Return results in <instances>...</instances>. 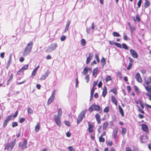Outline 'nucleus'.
<instances>
[{"instance_id":"1","label":"nucleus","mask_w":151,"mask_h":151,"mask_svg":"<svg viewBox=\"0 0 151 151\" xmlns=\"http://www.w3.org/2000/svg\"><path fill=\"white\" fill-rule=\"evenodd\" d=\"M33 43L31 42L29 43L25 47L23 52V55L24 56H26L29 55L32 50Z\"/></svg>"},{"instance_id":"2","label":"nucleus","mask_w":151,"mask_h":151,"mask_svg":"<svg viewBox=\"0 0 151 151\" xmlns=\"http://www.w3.org/2000/svg\"><path fill=\"white\" fill-rule=\"evenodd\" d=\"M88 129L89 132L90 134V137L92 139H93L94 138V133H92L93 131V126L91 124H90L89 122L88 123Z\"/></svg>"},{"instance_id":"3","label":"nucleus","mask_w":151,"mask_h":151,"mask_svg":"<svg viewBox=\"0 0 151 151\" xmlns=\"http://www.w3.org/2000/svg\"><path fill=\"white\" fill-rule=\"evenodd\" d=\"M86 110L84 109L78 115L77 119V123L79 124L82 120L84 117L85 114L86 112Z\"/></svg>"},{"instance_id":"4","label":"nucleus","mask_w":151,"mask_h":151,"mask_svg":"<svg viewBox=\"0 0 151 151\" xmlns=\"http://www.w3.org/2000/svg\"><path fill=\"white\" fill-rule=\"evenodd\" d=\"M57 44L56 43L52 44L47 48L46 52H50L55 50L57 47Z\"/></svg>"},{"instance_id":"5","label":"nucleus","mask_w":151,"mask_h":151,"mask_svg":"<svg viewBox=\"0 0 151 151\" xmlns=\"http://www.w3.org/2000/svg\"><path fill=\"white\" fill-rule=\"evenodd\" d=\"M16 139H15L10 144L8 143L5 145L4 148L5 150H8V149L10 148H11V150L14 147Z\"/></svg>"},{"instance_id":"6","label":"nucleus","mask_w":151,"mask_h":151,"mask_svg":"<svg viewBox=\"0 0 151 151\" xmlns=\"http://www.w3.org/2000/svg\"><path fill=\"white\" fill-rule=\"evenodd\" d=\"M53 119L56 124L59 127L61 126V122L60 121V118L58 116H57L56 115H55L53 116Z\"/></svg>"},{"instance_id":"7","label":"nucleus","mask_w":151,"mask_h":151,"mask_svg":"<svg viewBox=\"0 0 151 151\" xmlns=\"http://www.w3.org/2000/svg\"><path fill=\"white\" fill-rule=\"evenodd\" d=\"M144 86L147 92H150L149 93H151V82L149 83L148 81L147 82L146 85L144 84Z\"/></svg>"},{"instance_id":"8","label":"nucleus","mask_w":151,"mask_h":151,"mask_svg":"<svg viewBox=\"0 0 151 151\" xmlns=\"http://www.w3.org/2000/svg\"><path fill=\"white\" fill-rule=\"evenodd\" d=\"M27 141L25 140L22 143H20L19 144V147H21V149L24 150L27 147Z\"/></svg>"},{"instance_id":"9","label":"nucleus","mask_w":151,"mask_h":151,"mask_svg":"<svg viewBox=\"0 0 151 151\" xmlns=\"http://www.w3.org/2000/svg\"><path fill=\"white\" fill-rule=\"evenodd\" d=\"M130 52L133 57L135 58H138V54L135 50L131 49L130 50Z\"/></svg>"},{"instance_id":"10","label":"nucleus","mask_w":151,"mask_h":151,"mask_svg":"<svg viewBox=\"0 0 151 151\" xmlns=\"http://www.w3.org/2000/svg\"><path fill=\"white\" fill-rule=\"evenodd\" d=\"M89 70H90V71H91V68H88L87 66H86L83 69V72H82V74L84 75H86L87 74Z\"/></svg>"},{"instance_id":"11","label":"nucleus","mask_w":151,"mask_h":151,"mask_svg":"<svg viewBox=\"0 0 151 151\" xmlns=\"http://www.w3.org/2000/svg\"><path fill=\"white\" fill-rule=\"evenodd\" d=\"M135 78L137 81L141 83L142 81V79L139 73H136L135 75Z\"/></svg>"},{"instance_id":"12","label":"nucleus","mask_w":151,"mask_h":151,"mask_svg":"<svg viewBox=\"0 0 151 151\" xmlns=\"http://www.w3.org/2000/svg\"><path fill=\"white\" fill-rule=\"evenodd\" d=\"M29 66L28 65H24L18 72V74H19V73L23 72L24 71L27 69Z\"/></svg>"},{"instance_id":"13","label":"nucleus","mask_w":151,"mask_h":151,"mask_svg":"<svg viewBox=\"0 0 151 151\" xmlns=\"http://www.w3.org/2000/svg\"><path fill=\"white\" fill-rule=\"evenodd\" d=\"M49 73H48V71L45 73L43 74L40 77V80L41 81L45 80V78L48 76L49 75Z\"/></svg>"},{"instance_id":"14","label":"nucleus","mask_w":151,"mask_h":151,"mask_svg":"<svg viewBox=\"0 0 151 151\" xmlns=\"http://www.w3.org/2000/svg\"><path fill=\"white\" fill-rule=\"evenodd\" d=\"M118 128L117 127H116L113 129V134L114 138H115L116 135L117 133Z\"/></svg>"},{"instance_id":"15","label":"nucleus","mask_w":151,"mask_h":151,"mask_svg":"<svg viewBox=\"0 0 151 151\" xmlns=\"http://www.w3.org/2000/svg\"><path fill=\"white\" fill-rule=\"evenodd\" d=\"M107 93L106 88L105 86L104 87L102 92V96L104 97Z\"/></svg>"},{"instance_id":"16","label":"nucleus","mask_w":151,"mask_h":151,"mask_svg":"<svg viewBox=\"0 0 151 151\" xmlns=\"http://www.w3.org/2000/svg\"><path fill=\"white\" fill-rule=\"evenodd\" d=\"M108 123L107 122H105L103 125V129L105 130H106L107 128L108 127Z\"/></svg>"},{"instance_id":"17","label":"nucleus","mask_w":151,"mask_h":151,"mask_svg":"<svg viewBox=\"0 0 151 151\" xmlns=\"http://www.w3.org/2000/svg\"><path fill=\"white\" fill-rule=\"evenodd\" d=\"M111 100L112 102L114 103V104L116 105L117 104V101H116V98L114 97V96H112L111 97Z\"/></svg>"},{"instance_id":"18","label":"nucleus","mask_w":151,"mask_h":151,"mask_svg":"<svg viewBox=\"0 0 151 151\" xmlns=\"http://www.w3.org/2000/svg\"><path fill=\"white\" fill-rule=\"evenodd\" d=\"M54 97L51 96L48 101L47 103L48 104H50L54 100Z\"/></svg>"},{"instance_id":"19","label":"nucleus","mask_w":151,"mask_h":151,"mask_svg":"<svg viewBox=\"0 0 151 151\" xmlns=\"http://www.w3.org/2000/svg\"><path fill=\"white\" fill-rule=\"evenodd\" d=\"M119 108L120 113L121 114L122 116H124V113L122 109V108L120 106H119Z\"/></svg>"},{"instance_id":"20","label":"nucleus","mask_w":151,"mask_h":151,"mask_svg":"<svg viewBox=\"0 0 151 151\" xmlns=\"http://www.w3.org/2000/svg\"><path fill=\"white\" fill-rule=\"evenodd\" d=\"M92 57V56L91 55V54L90 53H89L88 57L86 59V63L87 64H88L89 63Z\"/></svg>"},{"instance_id":"21","label":"nucleus","mask_w":151,"mask_h":151,"mask_svg":"<svg viewBox=\"0 0 151 151\" xmlns=\"http://www.w3.org/2000/svg\"><path fill=\"white\" fill-rule=\"evenodd\" d=\"M142 129L145 132H147L148 130L147 127L145 124H143L142 125Z\"/></svg>"},{"instance_id":"22","label":"nucleus","mask_w":151,"mask_h":151,"mask_svg":"<svg viewBox=\"0 0 151 151\" xmlns=\"http://www.w3.org/2000/svg\"><path fill=\"white\" fill-rule=\"evenodd\" d=\"M40 129V124L39 123H38L36 125L35 128V130L36 132H38Z\"/></svg>"},{"instance_id":"23","label":"nucleus","mask_w":151,"mask_h":151,"mask_svg":"<svg viewBox=\"0 0 151 151\" xmlns=\"http://www.w3.org/2000/svg\"><path fill=\"white\" fill-rule=\"evenodd\" d=\"M62 109L61 108H60L59 109L58 115H57V116H58V117H60L61 118V116L62 115Z\"/></svg>"},{"instance_id":"24","label":"nucleus","mask_w":151,"mask_h":151,"mask_svg":"<svg viewBox=\"0 0 151 151\" xmlns=\"http://www.w3.org/2000/svg\"><path fill=\"white\" fill-rule=\"evenodd\" d=\"M94 110H95L94 104H93L89 108V110L90 112H91Z\"/></svg>"},{"instance_id":"25","label":"nucleus","mask_w":151,"mask_h":151,"mask_svg":"<svg viewBox=\"0 0 151 151\" xmlns=\"http://www.w3.org/2000/svg\"><path fill=\"white\" fill-rule=\"evenodd\" d=\"M27 112L29 115H30L33 113V111L30 108H28L27 109Z\"/></svg>"},{"instance_id":"26","label":"nucleus","mask_w":151,"mask_h":151,"mask_svg":"<svg viewBox=\"0 0 151 151\" xmlns=\"http://www.w3.org/2000/svg\"><path fill=\"white\" fill-rule=\"evenodd\" d=\"M12 117L13 116L10 115L8 116L5 120L9 122L12 119Z\"/></svg>"},{"instance_id":"27","label":"nucleus","mask_w":151,"mask_h":151,"mask_svg":"<svg viewBox=\"0 0 151 151\" xmlns=\"http://www.w3.org/2000/svg\"><path fill=\"white\" fill-rule=\"evenodd\" d=\"M98 71V68H95L93 70L92 75L93 76H95V75L97 73Z\"/></svg>"},{"instance_id":"28","label":"nucleus","mask_w":151,"mask_h":151,"mask_svg":"<svg viewBox=\"0 0 151 151\" xmlns=\"http://www.w3.org/2000/svg\"><path fill=\"white\" fill-rule=\"evenodd\" d=\"M81 44L83 46L85 45L86 44V41L85 39H81Z\"/></svg>"},{"instance_id":"29","label":"nucleus","mask_w":151,"mask_h":151,"mask_svg":"<svg viewBox=\"0 0 151 151\" xmlns=\"http://www.w3.org/2000/svg\"><path fill=\"white\" fill-rule=\"evenodd\" d=\"M112 35L114 37H119L120 36L119 34L116 32H113L112 33Z\"/></svg>"},{"instance_id":"30","label":"nucleus","mask_w":151,"mask_h":151,"mask_svg":"<svg viewBox=\"0 0 151 151\" xmlns=\"http://www.w3.org/2000/svg\"><path fill=\"white\" fill-rule=\"evenodd\" d=\"M94 104L95 110L96 111H99L100 109V107L99 105H96L95 104Z\"/></svg>"},{"instance_id":"31","label":"nucleus","mask_w":151,"mask_h":151,"mask_svg":"<svg viewBox=\"0 0 151 151\" xmlns=\"http://www.w3.org/2000/svg\"><path fill=\"white\" fill-rule=\"evenodd\" d=\"M114 44L117 47L121 48H122V46L120 44L116 42H114Z\"/></svg>"},{"instance_id":"32","label":"nucleus","mask_w":151,"mask_h":151,"mask_svg":"<svg viewBox=\"0 0 151 151\" xmlns=\"http://www.w3.org/2000/svg\"><path fill=\"white\" fill-rule=\"evenodd\" d=\"M101 65L104 66V65L105 64L106 61L105 59L103 58L101 60Z\"/></svg>"},{"instance_id":"33","label":"nucleus","mask_w":151,"mask_h":151,"mask_svg":"<svg viewBox=\"0 0 151 151\" xmlns=\"http://www.w3.org/2000/svg\"><path fill=\"white\" fill-rule=\"evenodd\" d=\"M122 48H123L125 50H128L129 48H128V47L125 44L123 43L122 44Z\"/></svg>"},{"instance_id":"34","label":"nucleus","mask_w":151,"mask_h":151,"mask_svg":"<svg viewBox=\"0 0 151 151\" xmlns=\"http://www.w3.org/2000/svg\"><path fill=\"white\" fill-rule=\"evenodd\" d=\"M116 88H114L113 89L110 90V91L112 92L113 93L115 94H117L116 92Z\"/></svg>"},{"instance_id":"35","label":"nucleus","mask_w":151,"mask_h":151,"mask_svg":"<svg viewBox=\"0 0 151 151\" xmlns=\"http://www.w3.org/2000/svg\"><path fill=\"white\" fill-rule=\"evenodd\" d=\"M99 141L100 142H104L105 141V139L104 138L100 136L99 138Z\"/></svg>"},{"instance_id":"36","label":"nucleus","mask_w":151,"mask_h":151,"mask_svg":"<svg viewBox=\"0 0 151 151\" xmlns=\"http://www.w3.org/2000/svg\"><path fill=\"white\" fill-rule=\"evenodd\" d=\"M13 77V75L11 73L10 75L9 76V80L8 81L7 85H8L9 84V82L10 81H11L12 80Z\"/></svg>"},{"instance_id":"37","label":"nucleus","mask_w":151,"mask_h":151,"mask_svg":"<svg viewBox=\"0 0 151 151\" xmlns=\"http://www.w3.org/2000/svg\"><path fill=\"white\" fill-rule=\"evenodd\" d=\"M109 111V107H106L104 110V112L105 113H107Z\"/></svg>"},{"instance_id":"38","label":"nucleus","mask_w":151,"mask_h":151,"mask_svg":"<svg viewBox=\"0 0 151 151\" xmlns=\"http://www.w3.org/2000/svg\"><path fill=\"white\" fill-rule=\"evenodd\" d=\"M150 3L149 1H147L145 4V7H147L150 6Z\"/></svg>"},{"instance_id":"39","label":"nucleus","mask_w":151,"mask_h":151,"mask_svg":"<svg viewBox=\"0 0 151 151\" xmlns=\"http://www.w3.org/2000/svg\"><path fill=\"white\" fill-rule=\"evenodd\" d=\"M106 144L108 145L111 146L112 145V142L111 141L108 140L106 141Z\"/></svg>"},{"instance_id":"40","label":"nucleus","mask_w":151,"mask_h":151,"mask_svg":"<svg viewBox=\"0 0 151 151\" xmlns=\"http://www.w3.org/2000/svg\"><path fill=\"white\" fill-rule=\"evenodd\" d=\"M132 65H133V63H129L128 66L127 67V69L128 70H129L131 68V67H132Z\"/></svg>"},{"instance_id":"41","label":"nucleus","mask_w":151,"mask_h":151,"mask_svg":"<svg viewBox=\"0 0 151 151\" xmlns=\"http://www.w3.org/2000/svg\"><path fill=\"white\" fill-rule=\"evenodd\" d=\"M145 94L149 97V100L151 101V93H146Z\"/></svg>"},{"instance_id":"42","label":"nucleus","mask_w":151,"mask_h":151,"mask_svg":"<svg viewBox=\"0 0 151 151\" xmlns=\"http://www.w3.org/2000/svg\"><path fill=\"white\" fill-rule=\"evenodd\" d=\"M145 137L146 139L147 140L148 139V137L147 136V135H146L145 137L144 136H143L141 138V141L142 143H144V142L142 140V139L143 138V137Z\"/></svg>"},{"instance_id":"43","label":"nucleus","mask_w":151,"mask_h":151,"mask_svg":"<svg viewBox=\"0 0 151 151\" xmlns=\"http://www.w3.org/2000/svg\"><path fill=\"white\" fill-rule=\"evenodd\" d=\"M134 21H137L138 22H139L140 21V19L139 17V15L137 14L136 16V20L135 19H134Z\"/></svg>"},{"instance_id":"44","label":"nucleus","mask_w":151,"mask_h":151,"mask_svg":"<svg viewBox=\"0 0 151 151\" xmlns=\"http://www.w3.org/2000/svg\"><path fill=\"white\" fill-rule=\"evenodd\" d=\"M148 81L149 83L151 82V76L149 77L147 80H146L145 81V84Z\"/></svg>"},{"instance_id":"45","label":"nucleus","mask_w":151,"mask_h":151,"mask_svg":"<svg viewBox=\"0 0 151 151\" xmlns=\"http://www.w3.org/2000/svg\"><path fill=\"white\" fill-rule=\"evenodd\" d=\"M18 124L17 122H13L12 124V127H14L17 126Z\"/></svg>"},{"instance_id":"46","label":"nucleus","mask_w":151,"mask_h":151,"mask_svg":"<svg viewBox=\"0 0 151 151\" xmlns=\"http://www.w3.org/2000/svg\"><path fill=\"white\" fill-rule=\"evenodd\" d=\"M37 72V70H36L35 69L33 70L32 72V73L31 76L32 77L34 76L36 74V72Z\"/></svg>"},{"instance_id":"47","label":"nucleus","mask_w":151,"mask_h":151,"mask_svg":"<svg viewBox=\"0 0 151 151\" xmlns=\"http://www.w3.org/2000/svg\"><path fill=\"white\" fill-rule=\"evenodd\" d=\"M94 90H95V88H93L92 87V88L91 89V97H92V96L93 95V94L94 92Z\"/></svg>"},{"instance_id":"48","label":"nucleus","mask_w":151,"mask_h":151,"mask_svg":"<svg viewBox=\"0 0 151 151\" xmlns=\"http://www.w3.org/2000/svg\"><path fill=\"white\" fill-rule=\"evenodd\" d=\"M85 79L86 80L87 83H88L89 80V75H87L85 77Z\"/></svg>"},{"instance_id":"49","label":"nucleus","mask_w":151,"mask_h":151,"mask_svg":"<svg viewBox=\"0 0 151 151\" xmlns=\"http://www.w3.org/2000/svg\"><path fill=\"white\" fill-rule=\"evenodd\" d=\"M66 38V36L65 35H62L60 38V40L61 41H63L65 40Z\"/></svg>"},{"instance_id":"50","label":"nucleus","mask_w":151,"mask_h":151,"mask_svg":"<svg viewBox=\"0 0 151 151\" xmlns=\"http://www.w3.org/2000/svg\"><path fill=\"white\" fill-rule=\"evenodd\" d=\"M64 122L65 124L68 126H70V123L68 121H65Z\"/></svg>"},{"instance_id":"51","label":"nucleus","mask_w":151,"mask_h":151,"mask_svg":"<svg viewBox=\"0 0 151 151\" xmlns=\"http://www.w3.org/2000/svg\"><path fill=\"white\" fill-rule=\"evenodd\" d=\"M137 107H138V111H139L140 112H141V113H142V114H144V111H143V110L141 109L140 107L138 106H137Z\"/></svg>"},{"instance_id":"52","label":"nucleus","mask_w":151,"mask_h":151,"mask_svg":"<svg viewBox=\"0 0 151 151\" xmlns=\"http://www.w3.org/2000/svg\"><path fill=\"white\" fill-rule=\"evenodd\" d=\"M8 123V122L6 121V120L4 121L3 124V127H5L7 125Z\"/></svg>"},{"instance_id":"53","label":"nucleus","mask_w":151,"mask_h":151,"mask_svg":"<svg viewBox=\"0 0 151 151\" xmlns=\"http://www.w3.org/2000/svg\"><path fill=\"white\" fill-rule=\"evenodd\" d=\"M68 148L70 151H75V149L72 146H69Z\"/></svg>"},{"instance_id":"54","label":"nucleus","mask_w":151,"mask_h":151,"mask_svg":"<svg viewBox=\"0 0 151 151\" xmlns=\"http://www.w3.org/2000/svg\"><path fill=\"white\" fill-rule=\"evenodd\" d=\"M25 120V118H21L20 119V120H19V122L20 123H22L23 122H24Z\"/></svg>"},{"instance_id":"55","label":"nucleus","mask_w":151,"mask_h":151,"mask_svg":"<svg viewBox=\"0 0 151 151\" xmlns=\"http://www.w3.org/2000/svg\"><path fill=\"white\" fill-rule=\"evenodd\" d=\"M98 80H97L96 81H94L93 83V88H95V87L97 85Z\"/></svg>"},{"instance_id":"56","label":"nucleus","mask_w":151,"mask_h":151,"mask_svg":"<svg viewBox=\"0 0 151 151\" xmlns=\"http://www.w3.org/2000/svg\"><path fill=\"white\" fill-rule=\"evenodd\" d=\"M95 117L96 119H100V115L99 114H97L95 115Z\"/></svg>"},{"instance_id":"57","label":"nucleus","mask_w":151,"mask_h":151,"mask_svg":"<svg viewBox=\"0 0 151 151\" xmlns=\"http://www.w3.org/2000/svg\"><path fill=\"white\" fill-rule=\"evenodd\" d=\"M111 79V77L109 76H108L106 78V81L107 82Z\"/></svg>"},{"instance_id":"58","label":"nucleus","mask_w":151,"mask_h":151,"mask_svg":"<svg viewBox=\"0 0 151 151\" xmlns=\"http://www.w3.org/2000/svg\"><path fill=\"white\" fill-rule=\"evenodd\" d=\"M145 105L146 108H151V106L148 105L147 104H145Z\"/></svg>"},{"instance_id":"59","label":"nucleus","mask_w":151,"mask_h":151,"mask_svg":"<svg viewBox=\"0 0 151 151\" xmlns=\"http://www.w3.org/2000/svg\"><path fill=\"white\" fill-rule=\"evenodd\" d=\"M139 104L142 108V109H143L144 108V106H143V104L142 103V102L141 101H140L139 102Z\"/></svg>"},{"instance_id":"60","label":"nucleus","mask_w":151,"mask_h":151,"mask_svg":"<svg viewBox=\"0 0 151 151\" xmlns=\"http://www.w3.org/2000/svg\"><path fill=\"white\" fill-rule=\"evenodd\" d=\"M123 35H124L123 39L125 40H127V36L125 35V34L124 33H123Z\"/></svg>"},{"instance_id":"61","label":"nucleus","mask_w":151,"mask_h":151,"mask_svg":"<svg viewBox=\"0 0 151 151\" xmlns=\"http://www.w3.org/2000/svg\"><path fill=\"white\" fill-rule=\"evenodd\" d=\"M18 111H17L15 112L14 115L13 116V117L14 118H16V116H17L18 115Z\"/></svg>"},{"instance_id":"62","label":"nucleus","mask_w":151,"mask_h":151,"mask_svg":"<svg viewBox=\"0 0 151 151\" xmlns=\"http://www.w3.org/2000/svg\"><path fill=\"white\" fill-rule=\"evenodd\" d=\"M140 72L142 73L143 74H145L146 72V70L145 69L140 70Z\"/></svg>"},{"instance_id":"63","label":"nucleus","mask_w":151,"mask_h":151,"mask_svg":"<svg viewBox=\"0 0 151 151\" xmlns=\"http://www.w3.org/2000/svg\"><path fill=\"white\" fill-rule=\"evenodd\" d=\"M142 0H139L138 2L137 5L139 8L140 7L141 4Z\"/></svg>"},{"instance_id":"64","label":"nucleus","mask_w":151,"mask_h":151,"mask_svg":"<svg viewBox=\"0 0 151 151\" xmlns=\"http://www.w3.org/2000/svg\"><path fill=\"white\" fill-rule=\"evenodd\" d=\"M56 90H54L52 92L51 96H53L54 97L56 94Z\"/></svg>"}]
</instances>
